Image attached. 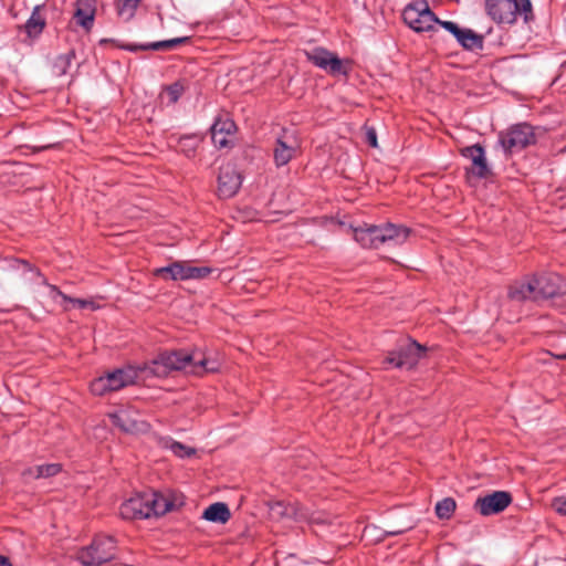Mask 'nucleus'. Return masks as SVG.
<instances>
[{
  "label": "nucleus",
  "mask_w": 566,
  "mask_h": 566,
  "mask_svg": "<svg viewBox=\"0 0 566 566\" xmlns=\"http://www.w3.org/2000/svg\"><path fill=\"white\" fill-rule=\"evenodd\" d=\"M538 300L553 298L563 293V279L556 273H542L532 277Z\"/></svg>",
  "instance_id": "nucleus-12"
},
{
  "label": "nucleus",
  "mask_w": 566,
  "mask_h": 566,
  "mask_svg": "<svg viewBox=\"0 0 566 566\" xmlns=\"http://www.w3.org/2000/svg\"><path fill=\"white\" fill-rule=\"evenodd\" d=\"M460 154L464 158H469L472 161V168L470 172L479 178L486 179L492 175V170L488 165L485 157L484 147L480 144L467 146L460 150Z\"/></svg>",
  "instance_id": "nucleus-14"
},
{
  "label": "nucleus",
  "mask_w": 566,
  "mask_h": 566,
  "mask_svg": "<svg viewBox=\"0 0 566 566\" xmlns=\"http://www.w3.org/2000/svg\"><path fill=\"white\" fill-rule=\"evenodd\" d=\"M406 530H390V531H382L376 525H367L365 526L363 531V538L370 541V542H381L387 536H396L405 533Z\"/></svg>",
  "instance_id": "nucleus-25"
},
{
  "label": "nucleus",
  "mask_w": 566,
  "mask_h": 566,
  "mask_svg": "<svg viewBox=\"0 0 566 566\" xmlns=\"http://www.w3.org/2000/svg\"><path fill=\"white\" fill-rule=\"evenodd\" d=\"M15 265L18 270H22L23 273L28 274L27 280L29 281H36L43 285H46L50 291V297L53 300V302L60 304L64 307V310H69L71 304L72 306H78V307H87L92 305V302L80 300V298H72L62 293L55 285H51L46 282V279L42 276L39 270L32 269L31 265L25 261H15Z\"/></svg>",
  "instance_id": "nucleus-8"
},
{
  "label": "nucleus",
  "mask_w": 566,
  "mask_h": 566,
  "mask_svg": "<svg viewBox=\"0 0 566 566\" xmlns=\"http://www.w3.org/2000/svg\"><path fill=\"white\" fill-rule=\"evenodd\" d=\"M196 359V353L186 350H172L160 353L153 360L140 366L145 378H165L174 370H187L190 373L191 364Z\"/></svg>",
  "instance_id": "nucleus-2"
},
{
  "label": "nucleus",
  "mask_w": 566,
  "mask_h": 566,
  "mask_svg": "<svg viewBox=\"0 0 566 566\" xmlns=\"http://www.w3.org/2000/svg\"><path fill=\"white\" fill-rule=\"evenodd\" d=\"M91 391L96 396H103L106 392V380L104 377L101 376L91 384Z\"/></svg>",
  "instance_id": "nucleus-37"
},
{
  "label": "nucleus",
  "mask_w": 566,
  "mask_h": 566,
  "mask_svg": "<svg viewBox=\"0 0 566 566\" xmlns=\"http://www.w3.org/2000/svg\"><path fill=\"white\" fill-rule=\"evenodd\" d=\"M155 274L165 280L172 281H187L188 280V264L185 262H172L167 266L155 270Z\"/></svg>",
  "instance_id": "nucleus-21"
},
{
  "label": "nucleus",
  "mask_w": 566,
  "mask_h": 566,
  "mask_svg": "<svg viewBox=\"0 0 566 566\" xmlns=\"http://www.w3.org/2000/svg\"><path fill=\"white\" fill-rule=\"evenodd\" d=\"M93 19L94 10L90 0H78L76 10L73 14L75 23L83 27L85 30H90L93 24Z\"/></svg>",
  "instance_id": "nucleus-24"
},
{
  "label": "nucleus",
  "mask_w": 566,
  "mask_h": 566,
  "mask_svg": "<svg viewBox=\"0 0 566 566\" xmlns=\"http://www.w3.org/2000/svg\"><path fill=\"white\" fill-rule=\"evenodd\" d=\"M103 543L94 542L88 547L81 549L77 559L85 566L99 565L104 562Z\"/></svg>",
  "instance_id": "nucleus-22"
},
{
  "label": "nucleus",
  "mask_w": 566,
  "mask_h": 566,
  "mask_svg": "<svg viewBox=\"0 0 566 566\" xmlns=\"http://www.w3.org/2000/svg\"><path fill=\"white\" fill-rule=\"evenodd\" d=\"M99 43H101V44H104V43H106V40L102 39V40L99 41Z\"/></svg>",
  "instance_id": "nucleus-43"
},
{
  "label": "nucleus",
  "mask_w": 566,
  "mask_h": 566,
  "mask_svg": "<svg viewBox=\"0 0 566 566\" xmlns=\"http://www.w3.org/2000/svg\"><path fill=\"white\" fill-rule=\"evenodd\" d=\"M45 25V20L40 14V7H35L30 19L24 24V30L29 38L38 36Z\"/></svg>",
  "instance_id": "nucleus-28"
},
{
  "label": "nucleus",
  "mask_w": 566,
  "mask_h": 566,
  "mask_svg": "<svg viewBox=\"0 0 566 566\" xmlns=\"http://www.w3.org/2000/svg\"><path fill=\"white\" fill-rule=\"evenodd\" d=\"M555 357H556L557 359L566 360V353L555 355Z\"/></svg>",
  "instance_id": "nucleus-42"
},
{
  "label": "nucleus",
  "mask_w": 566,
  "mask_h": 566,
  "mask_svg": "<svg viewBox=\"0 0 566 566\" xmlns=\"http://www.w3.org/2000/svg\"><path fill=\"white\" fill-rule=\"evenodd\" d=\"M409 235V228L390 222L379 226L365 223L354 229V239L364 249H378L385 243L401 245Z\"/></svg>",
  "instance_id": "nucleus-1"
},
{
  "label": "nucleus",
  "mask_w": 566,
  "mask_h": 566,
  "mask_svg": "<svg viewBox=\"0 0 566 566\" xmlns=\"http://www.w3.org/2000/svg\"><path fill=\"white\" fill-rule=\"evenodd\" d=\"M113 424L123 432L135 433L142 431L146 423L136 418V413L129 409H119L116 412H108Z\"/></svg>",
  "instance_id": "nucleus-17"
},
{
  "label": "nucleus",
  "mask_w": 566,
  "mask_h": 566,
  "mask_svg": "<svg viewBox=\"0 0 566 566\" xmlns=\"http://www.w3.org/2000/svg\"><path fill=\"white\" fill-rule=\"evenodd\" d=\"M270 510L273 514L277 516H289L292 510L285 505L283 502H275L270 506Z\"/></svg>",
  "instance_id": "nucleus-38"
},
{
  "label": "nucleus",
  "mask_w": 566,
  "mask_h": 566,
  "mask_svg": "<svg viewBox=\"0 0 566 566\" xmlns=\"http://www.w3.org/2000/svg\"><path fill=\"white\" fill-rule=\"evenodd\" d=\"M305 54L308 62L334 77H347L352 71V60L340 59L336 53L323 46H315L306 51Z\"/></svg>",
  "instance_id": "nucleus-5"
},
{
  "label": "nucleus",
  "mask_w": 566,
  "mask_h": 566,
  "mask_svg": "<svg viewBox=\"0 0 566 566\" xmlns=\"http://www.w3.org/2000/svg\"><path fill=\"white\" fill-rule=\"evenodd\" d=\"M485 11L496 23L513 24L518 17L526 23L534 19L531 0H485Z\"/></svg>",
  "instance_id": "nucleus-3"
},
{
  "label": "nucleus",
  "mask_w": 566,
  "mask_h": 566,
  "mask_svg": "<svg viewBox=\"0 0 566 566\" xmlns=\"http://www.w3.org/2000/svg\"><path fill=\"white\" fill-rule=\"evenodd\" d=\"M366 136H367V143L371 147H377V135H376V132L373 128L368 129Z\"/></svg>",
  "instance_id": "nucleus-40"
},
{
  "label": "nucleus",
  "mask_w": 566,
  "mask_h": 566,
  "mask_svg": "<svg viewBox=\"0 0 566 566\" xmlns=\"http://www.w3.org/2000/svg\"><path fill=\"white\" fill-rule=\"evenodd\" d=\"M150 509L154 511L153 516H160L169 512L172 507V502L167 500L163 494L157 492H149Z\"/></svg>",
  "instance_id": "nucleus-30"
},
{
  "label": "nucleus",
  "mask_w": 566,
  "mask_h": 566,
  "mask_svg": "<svg viewBox=\"0 0 566 566\" xmlns=\"http://www.w3.org/2000/svg\"><path fill=\"white\" fill-rule=\"evenodd\" d=\"M201 142L202 137L198 134L185 135L179 138L178 146L185 156L191 158L196 155V151Z\"/></svg>",
  "instance_id": "nucleus-26"
},
{
  "label": "nucleus",
  "mask_w": 566,
  "mask_h": 566,
  "mask_svg": "<svg viewBox=\"0 0 566 566\" xmlns=\"http://www.w3.org/2000/svg\"><path fill=\"white\" fill-rule=\"evenodd\" d=\"M296 150L297 142L295 136L286 130H283V133L275 139L273 148V159L275 166L280 168L287 165L295 156Z\"/></svg>",
  "instance_id": "nucleus-13"
},
{
  "label": "nucleus",
  "mask_w": 566,
  "mask_h": 566,
  "mask_svg": "<svg viewBox=\"0 0 566 566\" xmlns=\"http://www.w3.org/2000/svg\"><path fill=\"white\" fill-rule=\"evenodd\" d=\"M507 296L515 302L537 301L532 279L512 284Z\"/></svg>",
  "instance_id": "nucleus-20"
},
{
  "label": "nucleus",
  "mask_w": 566,
  "mask_h": 566,
  "mask_svg": "<svg viewBox=\"0 0 566 566\" xmlns=\"http://www.w3.org/2000/svg\"><path fill=\"white\" fill-rule=\"evenodd\" d=\"M219 370V363L214 359H209L206 357H198L196 353V359L191 364L190 373L195 375H203L207 373H216Z\"/></svg>",
  "instance_id": "nucleus-29"
},
{
  "label": "nucleus",
  "mask_w": 566,
  "mask_h": 566,
  "mask_svg": "<svg viewBox=\"0 0 566 566\" xmlns=\"http://www.w3.org/2000/svg\"><path fill=\"white\" fill-rule=\"evenodd\" d=\"M164 447L171 450V452L175 455H177L181 459L190 458L191 455H193L196 453V450L193 448L188 447L181 442L175 441L170 438L164 440Z\"/></svg>",
  "instance_id": "nucleus-31"
},
{
  "label": "nucleus",
  "mask_w": 566,
  "mask_h": 566,
  "mask_svg": "<svg viewBox=\"0 0 566 566\" xmlns=\"http://www.w3.org/2000/svg\"><path fill=\"white\" fill-rule=\"evenodd\" d=\"M237 129L235 123L230 118H216L212 124L211 139L216 147L223 148L229 145L228 137L232 136Z\"/></svg>",
  "instance_id": "nucleus-18"
},
{
  "label": "nucleus",
  "mask_w": 566,
  "mask_h": 566,
  "mask_svg": "<svg viewBox=\"0 0 566 566\" xmlns=\"http://www.w3.org/2000/svg\"><path fill=\"white\" fill-rule=\"evenodd\" d=\"M61 464L50 463L29 468L23 472L24 476H32L34 479L50 478L56 475L61 471Z\"/></svg>",
  "instance_id": "nucleus-27"
},
{
  "label": "nucleus",
  "mask_w": 566,
  "mask_h": 566,
  "mask_svg": "<svg viewBox=\"0 0 566 566\" xmlns=\"http://www.w3.org/2000/svg\"><path fill=\"white\" fill-rule=\"evenodd\" d=\"M440 25L455 38L463 50L474 53L483 50V34H479L469 28H460L459 24L453 21H443L440 22Z\"/></svg>",
  "instance_id": "nucleus-9"
},
{
  "label": "nucleus",
  "mask_w": 566,
  "mask_h": 566,
  "mask_svg": "<svg viewBox=\"0 0 566 566\" xmlns=\"http://www.w3.org/2000/svg\"><path fill=\"white\" fill-rule=\"evenodd\" d=\"M457 504L452 497H444L436 504V514L439 518L448 520L455 511Z\"/></svg>",
  "instance_id": "nucleus-32"
},
{
  "label": "nucleus",
  "mask_w": 566,
  "mask_h": 566,
  "mask_svg": "<svg viewBox=\"0 0 566 566\" xmlns=\"http://www.w3.org/2000/svg\"><path fill=\"white\" fill-rule=\"evenodd\" d=\"M402 19L410 29L419 33L430 31L436 23L440 25L443 22L431 11L427 0H413L407 4Z\"/></svg>",
  "instance_id": "nucleus-7"
},
{
  "label": "nucleus",
  "mask_w": 566,
  "mask_h": 566,
  "mask_svg": "<svg viewBox=\"0 0 566 566\" xmlns=\"http://www.w3.org/2000/svg\"><path fill=\"white\" fill-rule=\"evenodd\" d=\"M185 92V87L180 82H175L167 86L166 93L169 99V103L175 104L179 101L181 95Z\"/></svg>",
  "instance_id": "nucleus-35"
},
{
  "label": "nucleus",
  "mask_w": 566,
  "mask_h": 566,
  "mask_svg": "<svg viewBox=\"0 0 566 566\" xmlns=\"http://www.w3.org/2000/svg\"><path fill=\"white\" fill-rule=\"evenodd\" d=\"M511 502V493L506 491H494L491 494L479 496L473 504V509L482 516H491L503 512Z\"/></svg>",
  "instance_id": "nucleus-10"
},
{
  "label": "nucleus",
  "mask_w": 566,
  "mask_h": 566,
  "mask_svg": "<svg viewBox=\"0 0 566 566\" xmlns=\"http://www.w3.org/2000/svg\"><path fill=\"white\" fill-rule=\"evenodd\" d=\"M139 1L140 0H122V1H118V3H117L118 15L123 20H125V21L130 20L135 15V12H136V9H137V7L139 4Z\"/></svg>",
  "instance_id": "nucleus-33"
},
{
  "label": "nucleus",
  "mask_w": 566,
  "mask_h": 566,
  "mask_svg": "<svg viewBox=\"0 0 566 566\" xmlns=\"http://www.w3.org/2000/svg\"><path fill=\"white\" fill-rule=\"evenodd\" d=\"M213 269L210 266H192L188 264V280H200L207 277L212 273Z\"/></svg>",
  "instance_id": "nucleus-36"
},
{
  "label": "nucleus",
  "mask_w": 566,
  "mask_h": 566,
  "mask_svg": "<svg viewBox=\"0 0 566 566\" xmlns=\"http://www.w3.org/2000/svg\"><path fill=\"white\" fill-rule=\"evenodd\" d=\"M242 184L241 176L231 165L220 167L218 175V196L223 199L233 197Z\"/></svg>",
  "instance_id": "nucleus-15"
},
{
  "label": "nucleus",
  "mask_w": 566,
  "mask_h": 566,
  "mask_svg": "<svg viewBox=\"0 0 566 566\" xmlns=\"http://www.w3.org/2000/svg\"><path fill=\"white\" fill-rule=\"evenodd\" d=\"M552 506L558 514L566 516V497L559 496L554 499Z\"/></svg>",
  "instance_id": "nucleus-39"
},
{
  "label": "nucleus",
  "mask_w": 566,
  "mask_h": 566,
  "mask_svg": "<svg viewBox=\"0 0 566 566\" xmlns=\"http://www.w3.org/2000/svg\"><path fill=\"white\" fill-rule=\"evenodd\" d=\"M74 56L73 52H69L64 55L59 56L54 62V72L57 75H63L67 72V69L71 65L72 59Z\"/></svg>",
  "instance_id": "nucleus-34"
},
{
  "label": "nucleus",
  "mask_w": 566,
  "mask_h": 566,
  "mask_svg": "<svg viewBox=\"0 0 566 566\" xmlns=\"http://www.w3.org/2000/svg\"><path fill=\"white\" fill-rule=\"evenodd\" d=\"M140 376L146 379L145 374L140 370V366H126L108 371V391L119 390L126 386L133 385Z\"/></svg>",
  "instance_id": "nucleus-16"
},
{
  "label": "nucleus",
  "mask_w": 566,
  "mask_h": 566,
  "mask_svg": "<svg viewBox=\"0 0 566 566\" xmlns=\"http://www.w3.org/2000/svg\"><path fill=\"white\" fill-rule=\"evenodd\" d=\"M231 517L228 505L223 502H216L209 505L202 513V518L212 523L224 524Z\"/></svg>",
  "instance_id": "nucleus-23"
},
{
  "label": "nucleus",
  "mask_w": 566,
  "mask_h": 566,
  "mask_svg": "<svg viewBox=\"0 0 566 566\" xmlns=\"http://www.w3.org/2000/svg\"><path fill=\"white\" fill-rule=\"evenodd\" d=\"M0 566H11V564L7 557L0 555Z\"/></svg>",
  "instance_id": "nucleus-41"
},
{
  "label": "nucleus",
  "mask_w": 566,
  "mask_h": 566,
  "mask_svg": "<svg viewBox=\"0 0 566 566\" xmlns=\"http://www.w3.org/2000/svg\"><path fill=\"white\" fill-rule=\"evenodd\" d=\"M189 41L188 36H181V38H174L169 40H163V41H156V42H149L144 44H126V45H118L120 49L130 51V52H137V51H169L175 48H177L179 44L186 43Z\"/></svg>",
  "instance_id": "nucleus-19"
},
{
  "label": "nucleus",
  "mask_w": 566,
  "mask_h": 566,
  "mask_svg": "<svg viewBox=\"0 0 566 566\" xmlns=\"http://www.w3.org/2000/svg\"><path fill=\"white\" fill-rule=\"evenodd\" d=\"M536 143L533 127L527 123H518L500 132L496 145L502 148L505 157L520 153L527 146Z\"/></svg>",
  "instance_id": "nucleus-4"
},
{
  "label": "nucleus",
  "mask_w": 566,
  "mask_h": 566,
  "mask_svg": "<svg viewBox=\"0 0 566 566\" xmlns=\"http://www.w3.org/2000/svg\"><path fill=\"white\" fill-rule=\"evenodd\" d=\"M426 352V347L408 338L398 343L396 347L388 353L384 363L398 369L410 370L417 366Z\"/></svg>",
  "instance_id": "nucleus-6"
},
{
  "label": "nucleus",
  "mask_w": 566,
  "mask_h": 566,
  "mask_svg": "<svg viewBox=\"0 0 566 566\" xmlns=\"http://www.w3.org/2000/svg\"><path fill=\"white\" fill-rule=\"evenodd\" d=\"M149 492L137 494L125 501L119 509L123 518H150L154 511L150 509Z\"/></svg>",
  "instance_id": "nucleus-11"
}]
</instances>
